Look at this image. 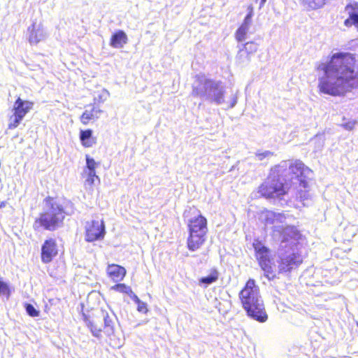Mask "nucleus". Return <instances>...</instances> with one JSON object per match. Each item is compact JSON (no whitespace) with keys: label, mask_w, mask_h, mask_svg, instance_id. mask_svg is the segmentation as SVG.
<instances>
[{"label":"nucleus","mask_w":358,"mask_h":358,"mask_svg":"<svg viewBox=\"0 0 358 358\" xmlns=\"http://www.w3.org/2000/svg\"><path fill=\"white\" fill-rule=\"evenodd\" d=\"M312 175V171L300 160L290 164L287 161H282L271 169L267 178L259 187L258 192L266 199L277 200L281 206H291L290 180L296 189L299 188L296 198L305 206L307 192L302 188L306 189L308 187Z\"/></svg>","instance_id":"obj_1"},{"label":"nucleus","mask_w":358,"mask_h":358,"mask_svg":"<svg viewBox=\"0 0 358 358\" xmlns=\"http://www.w3.org/2000/svg\"><path fill=\"white\" fill-rule=\"evenodd\" d=\"M355 57L350 52L332 54L317 66L322 73L318 76L317 88L320 94L343 96L358 87V72L355 71Z\"/></svg>","instance_id":"obj_2"},{"label":"nucleus","mask_w":358,"mask_h":358,"mask_svg":"<svg viewBox=\"0 0 358 358\" xmlns=\"http://www.w3.org/2000/svg\"><path fill=\"white\" fill-rule=\"evenodd\" d=\"M192 96L217 106L225 103L226 87L219 80L196 75L192 83Z\"/></svg>","instance_id":"obj_3"},{"label":"nucleus","mask_w":358,"mask_h":358,"mask_svg":"<svg viewBox=\"0 0 358 358\" xmlns=\"http://www.w3.org/2000/svg\"><path fill=\"white\" fill-rule=\"evenodd\" d=\"M43 203V211L35 220L33 227L36 231L43 229L53 231L63 224L66 213L63 206L53 197H46Z\"/></svg>","instance_id":"obj_4"},{"label":"nucleus","mask_w":358,"mask_h":358,"mask_svg":"<svg viewBox=\"0 0 358 358\" xmlns=\"http://www.w3.org/2000/svg\"><path fill=\"white\" fill-rule=\"evenodd\" d=\"M240 299L247 313H264L263 301L255 281L250 279L240 292Z\"/></svg>","instance_id":"obj_5"},{"label":"nucleus","mask_w":358,"mask_h":358,"mask_svg":"<svg viewBox=\"0 0 358 358\" xmlns=\"http://www.w3.org/2000/svg\"><path fill=\"white\" fill-rule=\"evenodd\" d=\"M278 268L280 273H289L296 268L303 262L296 248L293 247H280L278 251Z\"/></svg>","instance_id":"obj_6"},{"label":"nucleus","mask_w":358,"mask_h":358,"mask_svg":"<svg viewBox=\"0 0 358 358\" xmlns=\"http://www.w3.org/2000/svg\"><path fill=\"white\" fill-rule=\"evenodd\" d=\"M255 251L256 257L259 262V266L262 270L266 273V277L268 279L273 278L275 275L270 277L272 274L271 262L270 259V250L266 247L262 242L257 241L253 243Z\"/></svg>","instance_id":"obj_7"},{"label":"nucleus","mask_w":358,"mask_h":358,"mask_svg":"<svg viewBox=\"0 0 358 358\" xmlns=\"http://www.w3.org/2000/svg\"><path fill=\"white\" fill-rule=\"evenodd\" d=\"M87 242H94L102 240L106 234L105 224L103 220H92L87 222L85 225Z\"/></svg>","instance_id":"obj_8"},{"label":"nucleus","mask_w":358,"mask_h":358,"mask_svg":"<svg viewBox=\"0 0 358 358\" xmlns=\"http://www.w3.org/2000/svg\"><path fill=\"white\" fill-rule=\"evenodd\" d=\"M281 237L280 247H293L296 248L298 241L301 238L300 231L294 226H286L281 233L278 234Z\"/></svg>","instance_id":"obj_9"},{"label":"nucleus","mask_w":358,"mask_h":358,"mask_svg":"<svg viewBox=\"0 0 358 358\" xmlns=\"http://www.w3.org/2000/svg\"><path fill=\"white\" fill-rule=\"evenodd\" d=\"M194 211L197 212L198 214L188 220L189 233L206 235L208 231L207 220L200 213L199 210L194 209Z\"/></svg>","instance_id":"obj_10"},{"label":"nucleus","mask_w":358,"mask_h":358,"mask_svg":"<svg viewBox=\"0 0 358 358\" xmlns=\"http://www.w3.org/2000/svg\"><path fill=\"white\" fill-rule=\"evenodd\" d=\"M57 255L56 241L52 238L45 240L41 246V261L45 264L49 263Z\"/></svg>","instance_id":"obj_11"},{"label":"nucleus","mask_w":358,"mask_h":358,"mask_svg":"<svg viewBox=\"0 0 358 358\" xmlns=\"http://www.w3.org/2000/svg\"><path fill=\"white\" fill-rule=\"evenodd\" d=\"M28 40L31 45H35L44 40L46 37L45 32L40 24L33 22L27 29Z\"/></svg>","instance_id":"obj_12"},{"label":"nucleus","mask_w":358,"mask_h":358,"mask_svg":"<svg viewBox=\"0 0 358 358\" xmlns=\"http://www.w3.org/2000/svg\"><path fill=\"white\" fill-rule=\"evenodd\" d=\"M34 103L29 101H25L18 97L14 103L13 110L14 113L24 117L29 111L32 109Z\"/></svg>","instance_id":"obj_13"},{"label":"nucleus","mask_w":358,"mask_h":358,"mask_svg":"<svg viewBox=\"0 0 358 358\" xmlns=\"http://www.w3.org/2000/svg\"><path fill=\"white\" fill-rule=\"evenodd\" d=\"M206 240V235L189 233L187 244V248L191 251H195L200 248Z\"/></svg>","instance_id":"obj_14"},{"label":"nucleus","mask_w":358,"mask_h":358,"mask_svg":"<svg viewBox=\"0 0 358 358\" xmlns=\"http://www.w3.org/2000/svg\"><path fill=\"white\" fill-rule=\"evenodd\" d=\"M107 273L115 282H120L123 280L126 275V269L117 264H109L107 267Z\"/></svg>","instance_id":"obj_15"},{"label":"nucleus","mask_w":358,"mask_h":358,"mask_svg":"<svg viewBox=\"0 0 358 358\" xmlns=\"http://www.w3.org/2000/svg\"><path fill=\"white\" fill-rule=\"evenodd\" d=\"M127 41L128 38L126 33L122 30H118L111 36L110 45L119 49L123 48Z\"/></svg>","instance_id":"obj_16"},{"label":"nucleus","mask_w":358,"mask_h":358,"mask_svg":"<svg viewBox=\"0 0 358 358\" xmlns=\"http://www.w3.org/2000/svg\"><path fill=\"white\" fill-rule=\"evenodd\" d=\"M252 19L245 17L242 24L235 33V38L238 42L245 41L246 36L252 25Z\"/></svg>","instance_id":"obj_17"},{"label":"nucleus","mask_w":358,"mask_h":358,"mask_svg":"<svg viewBox=\"0 0 358 358\" xmlns=\"http://www.w3.org/2000/svg\"><path fill=\"white\" fill-rule=\"evenodd\" d=\"M219 278V272L217 268H213L210 269L209 275L202 277L199 280V285L207 287L208 285L216 282Z\"/></svg>","instance_id":"obj_18"},{"label":"nucleus","mask_w":358,"mask_h":358,"mask_svg":"<svg viewBox=\"0 0 358 358\" xmlns=\"http://www.w3.org/2000/svg\"><path fill=\"white\" fill-rule=\"evenodd\" d=\"M328 0H301L303 8L308 10H313L322 8Z\"/></svg>","instance_id":"obj_19"},{"label":"nucleus","mask_w":358,"mask_h":358,"mask_svg":"<svg viewBox=\"0 0 358 358\" xmlns=\"http://www.w3.org/2000/svg\"><path fill=\"white\" fill-rule=\"evenodd\" d=\"M80 141L85 147H92L95 141L92 138V131L91 129L81 130L80 132Z\"/></svg>","instance_id":"obj_20"},{"label":"nucleus","mask_w":358,"mask_h":358,"mask_svg":"<svg viewBox=\"0 0 358 358\" xmlns=\"http://www.w3.org/2000/svg\"><path fill=\"white\" fill-rule=\"evenodd\" d=\"M275 217V224L273 226V231L274 233L280 234L285 227L284 224L285 223L286 216L284 213H276Z\"/></svg>","instance_id":"obj_21"},{"label":"nucleus","mask_w":358,"mask_h":358,"mask_svg":"<svg viewBox=\"0 0 358 358\" xmlns=\"http://www.w3.org/2000/svg\"><path fill=\"white\" fill-rule=\"evenodd\" d=\"M12 293V288L10 285L0 279V298L4 300H8Z\"/></svg>","instance_id":"obj_22"},{"label":"nucleus","mask_w":358,"mask_h":358,"mask_svg":"<svg viewBox=\"0 0 358 358\" xmlns=\"http://www.w3.org/2000/svg\"><path fill=\"white\" fill-rule=\"evenodd\" d=\"M275 213L271 210H264L261 214V219L265 225H275Z\"/></svg>","instance_id":"obj_23"},{"label":"nucleus","mask_w":358,"mask_h":358,"mask_svg":"<svg viewBox=\"0 0 358 358\" xmlns=\"http://www.w3.org/2000/svg\"><path fill=\"white\" fill-rule=\"evenodd\" d=\"M238 52L236 56V61L239 64H248L251 60L250 56L242 48L240 45H238Z\"/></svg>","instance_id":"obj_24"},{"label":"nucleus","mask_w":358,"mask_h":358,"mask_svg":"<svg viewBox=\"0 0 358 358\" xmlns=\"http://www.w3.org/2000/svg\"><path fill=\"white\" fill-rule=\"evenodd\" d=\"M251 57L258 49L259 45L253 41L247 42L240 45Z\"/></svg>","instance_id":"obj_25"},{"label":"nucleus","mask_w":358,"mask_h":358,"mask_svg":"<svg viewBox=\"0 0 358 358\" xmlns=\"http://www.w3.org/2000/svg\"><path fill=\"white\" fill-rule=\"evenodd\" d=\"M99 117V115L97 114H94V113L92 112V110H85L80 117V121L83 124H87L90 120L93 119H98Z\"/></svg>","instance_id":"obj_26"},{"label":"nucleus","mask_w":358,"mask_h":358,"mask_svg":"<svg viewBox=\"0 0 358 358\" xmlns=\"http://www.w3.org/2000/svg\"><path fill=\"white\" fill-rule=\"evenodd\" d=\"M24 117L13 113L9 118L8 129H13L17 128Z\"/></svg>","instance_id":"obj_27"},{"label":"nucleus","mask_w":358,"mask_h":358,"mask_svg":"<svg viewBox=\"0 0 358 358\" xmlns=\"http://www.w3.org/2000/svg\"><path fill=\"white\" fill-rule=\"evenodd\" d=\"M274 155V153L269 150L261 151L258 150L255 154V159L258 161H263L266 158H269Z\"/></svg>","instance_id":"obj_28"},{"label":"nucleus","mask_w":358,"mask_h":358,"mask_svg":"<svg viewBox=\"0 0 358 358\" xmlns=\"http://www.w3.org/2000/svg\"><path fill=\"white\" fill-rule=\"evenodd\" d=\"M113 289L121 293H125L127 294H133L131 288L124 284H117L113 287Z\"/></svg>","instance_id":"obj_29"},{"label":"nucleus","mask_w":358,"mask_h":358,"mask_svg":"<svg viewBox=\"0 0 358 358\" xmlns=\"http://www.w3.org/2000/svg\"><path fill=\"white\" fill-rule=\"evenodd\" d=\"M344 24L348 27L354 25L358 31V15L355 14L349 15V17L345 20Z\"/></svg>","instance_id":"obj_30"},{"label":"nucleus","mask_w":358,"mask_h":358,"mask_svg":"<svg viewBox=\"0 0 358 358\" xmlns=\"http://www.w3.org/2000/svg\"><path fill=\"white\" fill-rule=\"evenodd\" d=\"M345 10L348 11L349 15H352V14L358 15V2L354 1L348 3L345 6Z\"/></svg>","instance_id":"obj_31"},{"label":"nucleus","mask_w":358,"mask_h":358,"mask_svg":"<svg viewBox=\"0 0 358 358\" xmlns=\"http://www.w3.org/2000/svg\"><path fill=\"white\" fill-rule=\"evenodd\" d=\"M96 162L89 155H86V167L88 171H95Z\"/></svg>","instance_id":"obj_32"},{"label":"nucleus","mask_w":358,"mask_h":358,"mask_svg":"<svg viewBox=\"0 0 358 358\" xmlns=\"http://www.w3.org/2000/svg\"><path fill=\"white\" fill-rule=\"evenodd\" d=\"M134 299H135L136 303L138 305L137 310L139 312L145 311V313H146L147 312L146 304L145 303H143V302H141L140 301V299L136 295H134Z\"/></svg>","instance_id":"obj_33"},{"label":"nucleus","mask_w":358,"mask_h":358,"mask_svg":"<svg viewBox=\"0 0 358 358\" xmlns=\"http://www.w3.org/2000/svg\"><path fill=\"white\" fill-rule=\"evenodd\" d=\"M252 320L264 322L268 319V315H248Z\"/></svg>","instance_id":"obj_34"},{"label":"nucleus","mask_w":358,"mask_h":358,"mask_svg":"<svg viewBox=\"0 0 358 358\" xmlns=\"http://www.w3.org/2000/svg\"><path fill=\"white\" fill-rule=\"evenodd\" d=\"M95 178L99 180V177L96 174V171H88L87 181L91 184H93Z\"/></svg>","instance_id":"obj_35"},{"label":"nucleus","mask_w":358,"mask_h":358,"mask_svg":"<svg viewBox=\"0 0 358 358\" xmlns=\"http://www.w3.org/2000/svg\"><path fill=\"white\" fill-rule=\"evenodd\" d=\"M238 102V96L237 93L235 94H232L230 97L229 104L228 106V108H233L235 107Z\"/></svg>","instance_id":"obj_36"},{"label":"nucleus","mask_w":358,"mask_h":358,"mask_svg":"<svg viewBox=\"0 0 358 358\" xmlns=\"http://www.w3.org/2000/svg\"><path fill=\"white\" fill-rule=\"evenodd\" d=\"M355 124H356L355 121H349L348 122L342 124V126L345 129L351 131L355 127Z\"/></svg>","instance_id":"obj_37"},{"label":"nucleus","mask_w":358,"mask_h":358,"mask_svg":"<svg viewBox=\"0 0 358 358\" xmlns=\"http://www.w3.org/2000/svg\"><path fill=\"white\" fill-rule=\"evenodd\" d=\"M24 308L27 313H39L30 303H25Z\"/></svg>","instance_id":"obj_38"},{"label":"nucleus","mask_w":358,"mask_h":358,"mask_svg":"<svg viewBox=\"0 0 358 358\" xmlns=\"http://www.w3.org/2000/svg\"><path fill=\"white\" fill-rule=\"evenodd\" d=\"M108 96H109L108 91L106 90H103L102 94L99 96V101L104 102Z\"/></svg>","instance_id":"obj_39"},{"label":"nucleus","mask_w":358,"mask_h":358,"mask_svg":"<svg viewBox=\"0 0 358 358\" xmlns=\"http://www.w3.org/2000/svg\"><path fill=\"white\" fill-rule=\"evenodd\" d=\"M247 10H248V13H247L245 17H248V18H250V19H252V17L254 15L253 6L252 5L248 6Z\"/></svg>","instance_id":"obj_40"},{"label":"nucleus","mask_w":358,"mask_h":358,"mask_svg":"<svg viewBox=\"0 0 358 358\" xmlns=\"http://www.w3.org/2000/svg\"><path fill=\"white\" fill-rule=\"evenodd\" d=\"M92 112L94 113V114H97L100 116V114L102 113V110L99 108H96V107L93 106L91 109Z\"/></svg>","instance_id":"obj_41"},{"label":"nucleus","mask_w":358,"mask_h":358,"mask_svg":"<svg viewBox=\"0 0 358 358\" xmlns=\"http://www.w3.org/2000/svg\"><path fill=\"white\" fill-rule=\"evenodd\" d=\"M92 332H93V334L95 336H99V334L101 332V329H98V330H92Z\"/></svg>","instance_id":"obj_42"},{"label":"nucleus","mask_w":358,"mask_h":358,"mask_svg":"<svg viewBox=\"0 0 358 358\" xmlns=\"http://www.w3.org/2000/svg\"><path fill=\"white\" fill-rule=\"evenodd\" d=\"M267 0H261L259 3V9H261L265 4ZM257 1V0H256Z\"/></svg>","instance_id":"obj_43"},{"label":"nucleus","mask_w":358,"mask_h":358,"mask_svg":"<svg viewBox=\"0 0 358 358\" xmlns=\"http://www.w3.org/2000/svg\"><path fill=\"white\" fill-rule=\"evenodd\" d=\"M7 205V202L6 201H1L0 203V208L2 209L3 208H5Z\"/></svg>","instance_id":"obj_44"},{"label":"nucleus","mask_w":358,"mask_h":358,"mask_svg":"<svg viewBox=\"0 0 358 358\" xmlns=\"http://www.w3.org/2000/svg\"><path fill=\"white\" fill-rule=\"evenodd\" d=\"M235 168H236V165L232 166L231 168L230 169L229 171H232Z\"/></svg>","instance_id":"obj_45"},{"label":"nucleus","mask_w":358,"mask_h":358,"mask_svg":"<svg viewBox=\"0 0 358 358\" xmlns=\"http://www.w3.org/2000/svg\"><path fill=\"white\" fill-rule=\"evenodd\" d=\"M357 325H358V323H357Z\"/></svg>","instance_id":"obj_46"}]
</instances>
